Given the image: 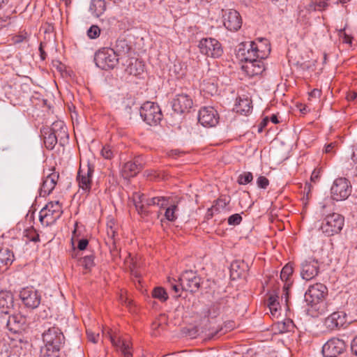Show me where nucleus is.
I'll use <instances>...</instances> for the list:
<instances>
[{
    "label": "nucleus",
    "instance_id": "nucleus-7",
    "mask_svg": "<svg viewBox=\"0 0 357 357\" xmlns=\"http://www.w3.org/2000/svg\"><path fill=\"white\" fill-rule=\"evenodd\" d=\"M139 113L144 121L150 126H157L162 119L160 107L153 102H144L140 107Z\"/></svg>",
    "mask_w": 357,
    "mask_h": 357
},
{
    "label": "nucleus",
    "instance_id": "nucleus-54",
    "mask_svg": "<svg viewBox=\"0 0 357 357\" xmlns=\"http://www.w3.org/2000/svg\"><path fill=\"white\" fill-rule=\"evenodd\" d=\"M351 159L354 164H357V144L354 146Z\"/></svg>",
    "mask_w": 357,
    "mask_h": 357
},
{
    "label": "nucleus",
    "instance_id": "nucleus-12",
    "mask_svg": "<svg viewBox=\"0 0 357 357\" xmlns=\"http://www.w3.org/2000/svg\"><path fill=\"white\" fill-rule=\"evenodd\" d=\"M20 298L23 305L29 309H36L41 302L40 292L33 287L22 288L20 291Z\"/></svg>",
    "mask_w": 357,
    "mask_h": 357
},
{
    "label": "nucleus",
    "instance_id": "nucleus-41",
    "mask_svg": "<svg viewBox=\"0 0 357 357\" xmlns=\"http://www.w3.org/2000/svg\"><path fill=\"white\" fill-rule=\"evenodd\" d=\"M81 264L85 269H91L94 266V257L93 255H87L82 258Z\"/></svg>",
    "mask_w": 357,
    "mask_h": 357
},
{
    "label": "nucleus",
    "instance_id": "nucleus-35",
    "mask_svg": "<svg viewBox=\"0 0 357 357\" xmlns=\"http://www.w3.org/2000/svg\"><path fill=\"white\" fill-rule=\"evenodd\" d=\"M267 305L271 314L275 316L278 314V309L280 307L278 297L277 296H270L267 301Z\"/></svg>",
    "mask_w": 357,
    "mask_h": 357
},
{
    "label": "nucleus",
    "instance_id": "nucleus-55",
    "mask_svg": "<svg viewBox=\"0 0 357 357\" xmlns=\"http://www.w3.org/2000/svg\"><path fill=\"white\" fill-rule=\"evenodd\" d=\"M335 145V143H331L326 146L325 147V151L327 153H330L333 152V149Z\"/></svg>",
    "mask_w": 357,
    "mask_h": 357
},
{
    "label": "nucleus",
    "instance_id": "nucleus-3",
    "mask_svg": "<svg viewBox=\"0 0 357 357\" xmlns=\"http://www.w3.org/2000/svg\"><path fill=\"white\" fill-rule=\"evenodd\" d=\"M201 278L196 272L192 271H184L177 282L174 279H169V282L172 289L178 293L180 289L190 292H196L200 287Z\"/></svg>",
    "mask_w": 357,
    "mask_h": 357
},
{
    "label": "nucleus",
    "instance_id": "nucleus-24",
    "mask_svg": "<svg viewBox=\"0 0 357 357\" xmlns=\"http://www.w3.org/2000/svg\"><path fill=\"white\" fill-rule=\"evenodd\" d=\"M52 130L57 138V141L61 146H63L68 139V133L63 121H55L51 127Z\"/></svg>",
    "mask_w": 357,
    "mask_h": 357
},
{
    "label": "nucleus",
    "instance_id": "nucleus-44",
    "mask_svg": "<svg viewBox=\"0 0 357 357\" xmlns=\"http://www.w3.org/2000/svg\"><path fill=\"white\" fill-rule=\"evenodd\" d=\"M242 217L238 213L230 215L228 218V224L229 225H238L241 223Z\"/></svg>",
    "mask_w": 357,
    "mask_h": 357
},
{
    "label": "nucleus",
    "instance_id": "nucleus-62",
    "mask_svg": "<svg viewBox=\"0 0 357 357\" xmlns=\"http://www.w3.org/2000/svg\"><path fill=\"white\" fill-rule=\"evenodd\" d=\"M108 235L111 236L112 237L114 236L115 231L113 230L112 227H110V229L107 230Z\"/></svg>",
    "mask_w": 357,
    "mask_h": 357
},
{
    "label": "nucleus",
    "instance_id": "nucleus-26",
    "mask_svg": "<svg viewBox=\"0 0 357 357\" xmlns=\"http://www.w3.org/2000/svg\"><path fill=\"white\" fill-rule=\"evenodd\" d=\"M142 169V165L139 162L138 159L135 161H129L126 162L122 167V175L124 178H128L135 176Z\"/></svg>",
    "mask_w": 357,
    "mask_h": 357
},
{
    "label": "nucleus",
    "instance_id": "nucleus-10",
    "mask_svg": "<svg viewBox=\"0 0 357 357\" xmlns=\"http://www.w3.org/2000/svg\"><path fill=\"white\" fill-rule=\"evenodd\" d=\"M3 329H7L13 333H20L24 330L26 325V317L21 314H8L1 321Z\"/></svg>",
    "mask_w": 357,
    "mask_h": 357
},
{
    "label": "nucleus",
    "instance_id": "nucleus-4",
    "mask_svg": "<svg viewBox=\"0 0 357 357\" xmlns=\"http://www.w3.org/2000/svg\"><path fill=\"white\" fill-rule=\"evenodd\" d=\"M63 213L62 206L59 201L48 202L41 209L39 220L44 226H49L56 222Z\"/></svg>",
    "mask_w": 357,
    "mask_h": 357
},
{
    "label": "nucleus",
    "instance_id": "nucleus-50",
    "mask_svg": "<svg viewBox=\"0 0 357 357\" xmlns=\"http://www.w3.org/2000/svg\"><path fill=\"white\" fill-rule=\"evenodd\" d=\"M89 244L88 240L85 238L80 239L78 242V249L79 250H84L86 248Z\"/></svg>",
    "mask_w": 357,
    "mask_h": 357
},
{
    "label": "nucleus",
    "instance_id": "nucleus-52",
    "mask_svg": "<svg viewBox=\"0 0 357 357\" xmlns=\"http://www.w3.org/2000/svg\"><path fill=\"white\" fill-rule=\"evenodd\" d=\"M137 266L135 261L132 262V265H130V271L132 275L135 276L136 278H138L139 277V275L138 274L137 271L135 270L137 268Z\"/></svg>",
    "mask_w": 357,
    "mask_h": 357
},
{
    "label": "nucleus",
    "instance_id": "nucleus-30",
    "mask_svg": "<svg viewBox=\"0 0 357 357\" xmlns=\"http://www.w3.org/2000/svg\"><path fill=\"white\" fill-rule=\"evenodd\" d=\"M112 50L115 52V54L117 55V57L120 58V56L126 55L129 52L130 47L126 40L118 39Z\"/></svg>",
    "mask_w": 357,
    "mask_h": 357
},
{
    "label": "nucleus",
    "instance_id": "nucleus-15",
    "mask_svg": "<svg viewBox=\"0 0 357 357\" xmlns=\"http://www.w3.org/2000/svg\"><path fill=\"white\" fill-rule=\"evenodd\" d=\"M198 121L204 127H214L219 122V115L213 107H204L199 112Z\"/></svg>",
    "mask_w": 357,
    "mask_h": 357
},
{
    "label": "nucleus",
    "instance_id": "nucleus-8",
    "mask_svg": "<svg viewBox=\"0 0 357 357\" xmlns=\"http://www.w3.org/2000/svg\"><path fill=\"white\" fill-rule=\"evenodd\" d=\"M93 173L94 167L89 164L84 167H80L78 171L76 180L78 183L79 190L86 196L91 192Z\"/></svg>",
    "mask_w": 357,
    "mask_h": 357
},
{
    "label": "nucleus",
    "instance_id": "nucleus-53",
    "mask_svg": "<svg viewBox=\"0 0 357 357\" xmlns=\"http://www.w3.org/2000/svg\"><path fill=\"white\" fill-rule=\"evenodd\" d=\"M352 352L357 356V335L353 339L351 344Z\"/></svg>",
    "mask_w": 357,
    "mask_h": 357
},
{
    "label": "nucleus",
    "instance_id": "nucleus-45",
    "mask_svg": "<svg viewBox=\"0 0 357 357\" xmlns=\"http://www.w3.org/2000/svg\"><path fill=\"white\" fill-rule=\"evenodd\" d=\"M257 184L259 188L266 189L269 185V181L264 176H260L257 179Z\"/></svg>",
    "mask_w": 357,
    "mask_h": 357
},
{
    "label": "nucleus",
    "instance_id": "nucleus-36",
    "mask_svg": "<svg viewBox=\"0 0 357 357\" xmlns=\"http://www.w3.org/2000/svg\"><path fill=\"white\" fill-rule=\"evenodd\" d=\"M126 71L128 72L129 74L136 76L143 71V67L140 61L135 60L134 62H130L128 68H126Z\"/></svg>",
    "mask_w": 357,
    "mask_h": 357
},
{
    "label": "nucleus",
    "instance_id": "nucleus-63",
    "mask_svg": "<svg viewBox=\"0 0 357 357\" xmlns=\"http://www.w3.org/2000/svg\"><path fill=\"white\" fill-rule=\"evenodd\" d=\"M9 0H0V9L8 3Z\"/></svg>",
    "mask_w": 357,
    "mask_h": 357
},
{
    "label": "nucleus",
    "instance_id": "nucleus-17",
    "mask_svg": "<svg viewBox=\"0 0 357 357\" xmlns=\"http://www.w3.org/2000/svg\"><path fill=\"white\" fill-rule=\"evenodd\" d=\"M345 347V343L343 340L338 338H332L323 346L322 351L324 354L328 357H336L343 353Z\"/></svg>",
    "mask_w": 357,
    "mask_h": 357
},
{
    "label": "nucleus",
    "instance_id": "nucleus-27",
    "mask_svg": "<svg viewBox=\"0 0 357 357\" xmlns=\"http://www.w3.org/2000/svg\"><path fill=\"white\" fill-rule=\"evenodd\" d=\"M146 197L144 194H141L139 192H135L132 195V200L137 211L138 213L142 217H145L149 215V211L146 208Z\"/></svg>",
    "mask_w": 357,
    "mask_h": 357
},
{
    "label": "nucleus",
    "instance_id": "nucleus-5",
    "mask_svg": "<svg viewBox=\"0 0 357 357\" xmlns=\"http://www.w3.org/2000/svg\"><path fill=\"white\" fill-rule=\"evenodd\" d=\"M344 224V217L339 213H333L323 219L320 229L325 235L331 236L340 233Z\"/></svg>",
    "mask_w": 357,
    "mask_h": 357
},
{
    "label": "nucleus",
    "instance_id": "nucleus-29",
    "mask_svg": "<svg viewBox=\"0 0 357 357\" xmlns=\"http://www.w3.org/2000/svg\"><path fill=\"white\" fill-rule=\"evenodd\" d=\"M106 10L105 0H92L90 4V11L96 17L101 16Z\"/></svg>",
    "mask_w": 357,
    "mask_h": 357
},
{
    "label": "nucleus",
    "instance_id": "nucleus-64",
    "mask_svg": "<svg viewBox=\"0 0 357 357\" xmlns=\"http://www.w3.org/2000/svg\"><path fill=\"white\" fill-rule=\"evenodd\" d=\"M355 170H354V173H355V176L357 177V163L355 164Z\"/></svg>",
    "mask_w": 357,
    "mask_h": 357
},
{
    "label": "nucleus",
    "instance_id": "nucleus-9",
    "mask_svg": "<svg viewBox=\"0 0 357 357\" xmlns=\"http://www.w3.org/2000/svg\"><path fill=\"white\" fill-rule=\"evenodd\" d=\"M198 47L202 54L212 58H219L223 52L220 42L213 38H202L199 42Z\"/></svg>",
    "mask_w": 357,
    "mask_h": 357
},
{
    "label": "nucleus",
    "instance_id": "nucleus-25",
    "mask_svg": "<svg viewBox=\"0 0 357 357\" xmlns=\"http://www.w3.org/2000/svg\"><path fill=\"white\" fill-rule=\"evenodd\" d=\"M14 261V255L8 248L0 250V273H4Z\"/></svg>",
    "mask_w": 357,
    "mask_h": 357
},
{
    "label": "nucleus",
    "instance_id": "nucleus-2",
    "mask_svg": "<svg viewBox=\"0 0 357 357\" xmlns=\"http://www.w3.org/2000/svg\"><path fill=\"white\" fill-rule=\"evenodd\" d=\"M266 50L259 49V46L253 41L244 42L239 44L237 50L238 57L244 63L264 59L271 51V47L265 40Z\"/></svg>",
    "mask_w": 357,
    "mask_h": 357
},
{
    "label": "nucleus",
    "instance_id": "nucleus-19",
    "mask_svg": "<svg viewBox=\"0 0 357 357\" xmlns=\"http://www.w3.org/2000/svg\"><path fill=\"white\" fill-rule=\"evenodd\" d=\"M14 298L10 291H0V321L10 314L13 308Z\"/></svg>",
    "mask_w": 357,
    "mask_h": 357
},
{
    "label": "nucleus",
    "instance_id": "nucleus-1",
    "mask_svg": "<svg viewBox=\"0 0 357 357\" xmlns=\"http://www.w3.org/2000/svg\"><path fill=\"white\" fill-rule=\"evenodd\" d=\"M45 344L41 349L43 357H58L57 353L65 342V337L61 329L56 326L49 328L43 333Z\"/></svg>",
    "mask_w": 357,
    "mask_h": 357
},
{
    "label": "nucleus",
    "instance_id": "nucleus-60",
    "mask_svg": "<svg viewBox=\"0 0 357 357\" xmlns=\"http://www.w3.org/2000/svg\"><path fill=\"white\" fill-rule=\"evenodd\" d=\"M357 98V93L356 92H351L350 94L348 95L347 98L349 100H354Z\"/></svg>",
    "mask_w": 357,
    "mask_h": 357
},
{
    "label": "nucleus",
    "instance_id": "nucleus-16",
    "mask_svg": "<svg viewBox=\"0 0 357 357\" xmlns=\"http://www.w3.org/2000/svg\"><path fill=\"white\" fill-rule=\"evenodd\" d=\"M223 24L225 28L231 31H236L242 25V19L235 10H226L223 15Z\"/></svg>",
    "mask_w": 357,
    "mask_h": 357
},
{
    "label": "nucleus",
    "instance_id": "nucleus-6",
    "mask_svg": "<svg viewBox=\"0 0 357 357\" xmlns=\"http://www.w3.org/2000/svg\"><path fill=\"white\" fill-rule=\"evenodd\" d=\"M119 59L111 48L99 50L94 56L96 65L104 70L113 69L118 64Z\"/></svg>",
    "mask_w": 357,
    "mask_h": 357
},
{
    "label": "nucleus",
    "instance_id": "nucleus-21",
    "mask_svg": "<svg viewBox=\"0 0 357 357\" xmlns=\"http://www.w3.org/2000/svg\"><path fill=\"white\" fill-rule=\"evenodd\" d=\"M346 317L347 315L344 312H335L326 319L325 325L330 330L339 328L347 322Z\"/></svg>",
    "mask_w": 357,
    "mask_h": 357
},
{
    "label": "nucleus",
    "instance_id": "nucleus-59",
    "mask_svg": "<svg viewBox=\"0 0 357 357\" xmlns=\"http://www.w3.org/2000/svg\"><path fill=\"white\" fill-rule=\"evenodd\" d=\"M271 121L273 123H275V124H277V123H278L280 122V121H279V120H278V119L277 115H275V114H273V115L271 116Z\"/></svg>",
    "mask_w": 357,
    "mask_h": 357
},
{
    "label": "nucleus",
    "instance_id": "nucleus-51",
    "mask_svg": "<svg viewBox=\"0 0 357 357\" xmlns=\"http://www.w3.org/2000/svg\"><path fill=\"white\" fill-rule=\"evenodd\" d=\"M328 0H318L316 2V9L322 10L324 9L327 6Z\"/></svg>",
    "mask_w": 357,
    "mask_h": 357
},
{
    "label": "nucleus",
    "instance_id": "nucleus-22",
    "mask_svg": "<svg viewBox=\"0 0 357 357\" xmlns=\"http://www.w3.org/2000/svg\"><path fill=\"white\" fill-rule=\"evenodd\" d=\"M241 69L248 77H251L261 75L265 70V67L263 59H257V61L244 63Z\"/></svg>",
    "mask_w": 357,
    "mask_h": 357
},
{
    "label": "nucleus",
    "instance_id": "nucleus-37",
    "mask_svg": "<svg viewBox=\"0 0 357 357\" xmlns=\"http://www.w3.org/2000/svg\"><path fill=\"white\" fill-rule=\"evenodd\" d=\"M152 296L159 300L160 302H165L168 299V294L165 289L162 287H158L153 289Z\"/></svg>",
    "mask_w": 357,
    "mask_h": 357
},
{
    "label": "nucleus",
    "instance_id": "nucleus-61",
    "mask_svg": "<svg viewBox=\"0 0 357 357\" xmlns=\"http://www.w3.org/2000/svg\"><path fill=\"white\" fill-rule=\"evenodd\" d=\"M343 42L345 43H351V39L348 36L345 35L343 39Z\"/></svg>",
    "mask_w": 357,
    "mask_h": 357
},
{
    "label": "nucleus",
    "instance_id": "nucleus-13",
    "mask_svg": "<svg viewBox=\"0 0 357 357\" xmlns=\"http://www.w3.org/2000/svg\"><path fill=\"white\" fill-rule=\"evenodd\" d=\"M331 197L335 201L346 199L351 192L350 182L345 178H336L331 189Z\"/></svg>",
    "mask_w": 357,
    "mask_h": 357
},
{
    "label": "nucleus",
    "instance_id": "nucleus-39",
    "mask_svg": "<svg viewBox=\"0 0 357 357\" xmlns=\"http://www.w3.org/2000/svg\"><path fill=\"white\" fill-rule=\"evenodd\" d=\"M252 179V174L250 172H245L238 176L237 182L240 185H246L250 183Z\"/></svg>",
    "mask_w": 357,
    "mask_h": 357
},
{
    "label": "nucleus",
    "instance_id": "nucleus-47",
    "mask_svg": "<svg viewBox=\"0 0 357 357\" xmlns=\"http://www.w3.org/2000/svg\"><path fill=\"white\" fill-rule=\"evenodd\" d=\"M121 351L124 356V357H132V354L130 351L129 345L123 342L121 346Z\"/></svg>",
    "mask_w": 357,
    "mask_h": 357
},
{
    "label": "nucleus",
    "instance_id": "nucleus-49",
    "mask_svg": "<svg viewBox=\"0 0 357 357\" xmlns=\"http://www.w3.org/2000/svg\"><path fill=\"white\" fill-rule=\"evenodd\" d=\"M126 292H121V294L119 296V301L122 304H125L126 305H130L131 304V301L127 298V296L124 294Z\"/></svg>",
    "mask_w": 357,
    "mask_h": 357
},
{
    "label": "nucleus",
    "instance_id": "nucleus-14",
    "mask_svg": "<svg viewBox=\"0 0 357 357\" xmlns=\"http://www.w3.org/2000/svg\"><path fill=\"white\" fill-rule=\"evenodd\" d=\"M319 272V263L317 259L309 257L301 264V275L303 280H310Z\"/></svg>",
    "mask_w": 357,
    "mask_h": 357
},
{
    "label": "nucleus",
    "instance_id": "nucleus-40",
    "mask_svg": "<svg viewBox=\"0 0 357 357\" xmlns=\"http://www.w3.org/2000/svg\"><path fill=\"white\" fill-rule=\"evenodd\" d=\"M207 317L210 318H215L220 313V305L218 303H214L207 310Z\"/></svg>",
    "mask_w": 357,
    "mask_h": 357
},
{
    "label": "nucleus",
    "instance_id": "nucleus-56",
    "mask_svg": "<svg viewBox=\"0 0 357 357\" xmlns=\"http://www.w3.org/2000/svg\"><path fill=\"white\" fill-rule=\"evenodd\" d=\"M181 154H183V153L180 152L178 150H173L171 151L169 156L176 158L177 156H179Z\"/></svg>",
    "mask_w": 357,
    "mask_h": 357
},
{
    "label": "nucleus",
    "instance_id": "nucleus-33",
    "mask_svg": "<svg viewBox=\"0 0 357 357\" xmlns=\"http://www.w3.org/2000/svg\"><path fill=\"white\" fill-rule=\"evenodd\" d=\"M168 204L167 197H155L151 199H146V208L149 206L157 205L160 208H165Z\"/></svg>",
    "mask_w": 357,
    "mask_h": 357
},
{
    "label": "nucleus",
    "instance_id": "nucleus-57",
    "mask_svg": "<svg viewBox=\"0 0 357 357\" xmlns=\"http://www.w3.org/2000/svg\"><path fill=\"white\" fill-rule=\"evenodd\" d=\"M320 94H321V91L320 90H319V89H314L313 91H311L310 95L311 96L317 97V96H319Z\"/></svg>",
    "mask_w": 357,
    "mask_h": 357
},
{
    "label": "nucleus",
    "instance_id": "nucleus-11",
    "mask_svg": "<svg viewBox=\"0 0 357 357\" xmlns=\"http://www.w3.org/2000/svg\"><path fill=\"white\" fill-rule=\"evenodd\" d=\"M327 293L328 289L324 284L317 283L309 287L305 294V301L313 307L323 301Z\"/></svg>",
    "mask_w": 357,
    "mask_h": 357
},
{
    "label": "nucleus",
    "instance_id": "nucleus-34",
    "mask_svg": "<svg viewBox=\"0 0 357 357\" xmlns=\"http://www.w3.org/2000/svg\"><path fill=\"white\" fill-rule=\"evenodd\" d=\"M217 82L215 79H213L211 81L204 79L201 86L203 91H205L208 93L213 95L217 91Z\"/></svg>",
    "mask_w": 357,
    "mask_h": 357
},
{
    "label": "nucleus",
    "instance_id": "nucleus-31",
    "mask_svg": "<svg viewBox=\"0 0 357 357\" xmlns=\"http://www.w3.org/2000/svg\"><path fill=\"white\" fill-rule=\"evenodd\" d=\"M43 137L45 146L49 150H52L55 145L59 143L51 128H47V130L44 132Z\"/></svg>",
    "mask_w": 357,
    "mask_h": 357
},
{
    "label": "nucleus",
    "instance_id": "nucleus-46",
    "mask_svg": "<svg viewBox=\"0 0 357 357\" xmlns=\"http://www.w3.org/2000/svg\"><path fill=\"white\" fill-rule=\"evenodd\" d=\"M86 335L89 341L93 343H97L98 342L100 338L99 333H95L89 330H86Z\"/></svg>",
    "mask_w": 357,
    "mask_h": 357
},
{
    "label": "nucleus",
    "instance_id": "nucleus-20",
    "mask_svg": "<svg viewBox=\"0 0 357 357\" xmlns=\"http://www.w3.org/2000/svg\"><path fill=\"white\" fill-rule=\"evenodd\" d=\"M59 178V174L56 172L49 174L43 181L40 188V196L45 197L50 195L54 189Z\"/></svg>",
    "mask_w": 357,
    "mask_h": 357
},
{
    "label": "nucleus",
    "instance_id": "nucleus-43",
    "mask_svg": "<svg viewBox=\"0 0 357 357\" xmlns=\"http://www.w3.org/2000/svg\"><path fill=\"white\" fill-rule=\"evenodd\" d=\"M102 156L107 160H110L114 157V151L109 145H105L101 150Z\"/></svg>",
    "mask_w": 357,
    "mask_h": 357
},
{
    "label": "nucleus",
    "instance_id": "nucleus-18",
    "mask_svg": "<svg viewBox=\"0 0 357 357\" xmlns=\"http://www.w3.org/2000/svg\"><path fill=\"white\" fill-rule=\"evenodd\" d=\"M192 106V100L185 93L176 95L172 102L173 110L178 114H183L188 112Z\"/></svg>",
    "mask_w": 357,
    "mask_h": 357
},
{
    "label": "nucleus",
    "instance_id": "nucleus-48",
    "mask_svg": "<svg viewBox=\"0 0 357 357\" xmlns=\"http://www.w3.org/2000/svg\"><path fill=\"white\" fill-rule=\"evenodd\" d=\"M321 169H314L311 174L310 179L313 182H316L319 180L320 177Z\"/></svg>",
    "mask_w": 357,
    "mask_h": 357
},
{
    "label": "nucleus",
    "instance_id": "nucleus-58",
    "mask_svg": "<svg viewBox=\"0 0 357 357\" xmlns=\"http://www.w3.org/2000/svg\"><path fill=\"white\" fill-rule=\"evenodd\" d=\"M39 51L40 52V57H41V59L43 60H45V56H46V54H45V51L43 49L42 45H40V46L39 47Z\"/></svg>",
    "mask_w": 357,
    "mask_h": 357
},
{
    "label": "nucleus",
    "instance_id": "nucleus-23",
    "mask_svg": "<svg viewBox=\"0 0 357 357\" xmlns=\"http://www.w3.org/2000/svg\"><path fill=\"white\" fill-rule=\"evenodd\" d=\"M167 199L168 204L165 206L167 208L165 212V217L167 220L174 222L178 218L179 205L183 202V199L176 197L175 199H170L169 197H167Z\"/></svg>",
    "mask_w": 357,
    "mask_h": 357
},
{
    "label": "nucleus",
    "instance_id": "nucleus-32",
    "mask_svg": "<svg viewBox=\"0 0 357 357\" xmlns=\"http://www.w3.org/2000/svg\"><path fill=\"white\" fill-rule=\"evenodd\" d=\"M252 102L248 98H239L238 101L235 105L236 112L246 115L252 109Z\"/></svg>",
    "mask_w": 357,
    "mask_h": 357
},
{
    "label": "nucleus",
    "instance_id": "nucleus-38",
    "mask_svg": "<svg viewBox=\"0 0 357 357\" xmlns=\"http://www.w3.org/2000/svg\"><path fill=\"white\" fill-rule=\"evenodd\" d=\"M24 236L27 238L28 241L38 242L39 241V234L33 227H30L24 231Z\"/></svg>",
    "mask_w": 357,
    "mask_h": 357
},
{
    "label": "nucleus",
    "instance_id": "nucleus-42",
    "mask_svg": "<svg viewBox=\"0 0 357 357\" xmlns=\"http://www.w3.org/2000/svg\"><path fill=\"white\" fill-rule=\"evenodd\" d=\"M86 34L90 39H96L100 34V29L97 25H92L87 30Z\"/></svg>",
    "mask_w": 357,
    "mask_h": 357
},
{
    "label": "nucleus",
    "instance_id": "nucleus-28",
    "mask_svg": "<svg viewBox=\"0 0 357 357\" xmlns=\"http://www.w3.org/2000/svg\"><path fill=\"white\" fill-rule=\"evenodd\" d=\"M294 272L293 266L291 264H286L282 269L280 272V279L282 282H284V291L287 294V291L289 289L291 286V281L290 280V277L291 276L292 273Z\"/></svg>",
    "mask_w": 357,
    "mask_h": 357
}]
</instances>
